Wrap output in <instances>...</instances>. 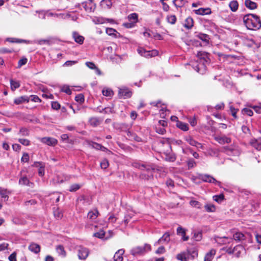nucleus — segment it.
Here are the masks:
<instances>
[{
  "label": "nucleus",
  "mask_w": 261,
  "mask_h": 261,
  "mask_svg": "<svg viewBox=\"0 0 261 261\" xmlns=\"http://www.w3.org/2000/svg\"><path fill=\"white\" fill-rule=\"evenodd\" d=\"M194 13L197 15H207L211 13V10L210 8H199L194 10Z\"/></svg>",
  "instance_id": "14"
},
{
  "label": "nucleus",
  "mask_w": 261,
  "mask_h": 261,
  "mask_svg": "<svg viewBox=\"0 0 261 261\" xmlns=\"http://www.w3.org/2000/svg\"><path fill=\"white\" fill-rule=\"evenodd\" d=\"M92 21L95 24H103L107 22L108 19L102 17H94Z\"/></svg>",
  "instance_id": "22"
},
{
  "label": "nucleus",
  "mask_w": 261,
  "mask_h": 261,
  "mask_svg": "<svg viewBox=\"0 0 261 261\" xmlns=\"http://www.w3.org/2000/svg\"><path fill=\"white\" fill-rule=\"evenodd\" d=\"M233 239L237 241H242L245 240V237L243 233L238 232L233 234Z\"/></svg>",
  "instance_id": "26"
},
{
  "label": "nucleus",
  "mask_w": 261,
  "mask_h": 261,
  "mask_svg": "<svg viewBox=\"0 0 261 261\" xmlns=\"http://www.w3.org/2000/svg\"><path fill=\"white\" fill-rule=\"evenodd\" d=\"M197 57L198 58L197 62L195 65H193V67L198 72L203 74L206 70V64L210 62L208 54L205 51H198Z\"/></svg>",
  "instance_id": "1"
},
{
  "label": "nucleus",
  "mask_w": 261,
  "mask_h": 261,
  "mask_svg": "<svg viewBox=\"0 0 261 261\" xmlns=\"http://www.w3.org/2000/svg\"><path fill=\"white\" fill-rule=\"evenodd\" d=\"M89 122L90 124L93 126H96L100 123L99 119L96 117L91 118L89 120Z\"/></svg>",
  "instance_id": "38"
},
{
  "label": "nucleus",
  "mask_w": 261,
  "mask_h": 261,
  "mask_svg": "<svg viewBox=\"0 0 261 261\" xmlns=\"http://www.w3.org/2000/svg\"><path fill=\"white\" fill-rule=\"evenodd\" d=\"M83 7L87 12H93L94 8L92 6L89 7L87 4H83Z\"/></svg>",
  "instance_id": "60"
},
{
  "label": "nucleus",
  "mask_w": 261,
  "mask_h": 261,
  "mask_svg": "<svg viewBox=\"0 0 261 261\" xmlns=\"http://www.w3.org/2000/svg\"><path fill=\"white\" fill-rule=\"evenodd\" d=\"M124 253V249H121L118 250L114 255L113 258L114 261H123V255Z\"/></svg>",
  "instance_id": "13"
},
{
  "label": "nucleus",
  "mask_w": 261,
  "mask_h": 261,
  "mask_svg": "<svg viewBox=\"0 0 261 261\" xmlns=\"http://www.w3.org/2000/svg\"><path fill=\"white\" fill-rule=\"evenodd\" d=\"M86 65L91 69H94L96 68V65L94 64L93 62H87L86 63Z\"/></svg>",
  "instance_id": "64"
},
{
  "label": "nucleus",
  "mask_w": 261,
  "mask_h": 261,
  "mask_svg": "<svg viewBox=\"0 0 261 261\" xmlns=\"http://www.w3.org/2000/svg\"><path fill=\"white\" fill-rule=\"evenodd\" d=\"M103 95L106 96H111L113 94V92L110 89H103L102 91Z\"/></svg>",
  "instance_id": "44"
},
{
  "label": "nucleus",
  "mask_w": 261,
  "mask_h": 261,
  "mask_svg": "<svg viewBox=\"0 0 261 261\" xmlns=\"http://www.w3.org/2000/svg\"><path fill=\"white\" fill-rule=\"evenodd\" d=\"M228 238H227V237H223V238H219V237H217L215 240H216V242H217L219 244H225L227 243H229V242H226V240H228Z\"/></svg>",
  "instance_id": "39"
},
{
  "label": "nucleus",
  "mask_w": 261,
  "mask_h": 261,
  "mask_svg": "<svg viewBox=\"0 0 261 261\" xmlns=\"http://www.w3.org/2000/svg\"><path fill=\"white\" fill-rule=\"evenodd\" d=\"M191 254L193 257H194L195 255H197V252L193 250L191 251V250H188L187 252H182L176 255L177 259L180 261H188L189 259V255Z\"/></svg>",
  "instance_id": "4"
},
{
  "label": "nucleus",
  "mask_w": 261,
  "mask_h": 261,
  "mask_svg": "<svg viewBox=\"0 0 261 261\" xmlns=\"http://www.w3.org/2000/svg\"><path fill=\"white\" fill-rule=\"evenodd\" d=\"M216 251L215 250H211L205 255L204 261H211Z\"/></svg>",
  "instance_id": "29"
},
{
  "label": "nucleus",
  "mask_w": 261,
  "mask_h": 261,
  "mask_svg": "<svg viewBox=\"0 0 261 261\" xmlns=\"http://www.w3.org/2000/svg\"><path fill=\"white\" fill-rule=\"evenodd\" d=\"M62 91L69 95L71 94V90L67 86H63L62 88Z\"/></svg>",
  "instance_id": "57"
},
{
  "label": "nucleus",
  "mask_w": 261,
  "mask_h": 261,
  "mask_svg": "<svg viewBox=\"0 0 261 261\" xmlns=\"http://www.w3.org/2000/svg\"><path fill=\"white\" fill-rule=\"evenodd\" d=\"M177 126L184 131H187L189 129L188 124L182 122H178Z\"/></svg>",
  "instance_id": "33"
},
{
  "label": "nucleus",
  "mask_w": 261,
  "mask_h": 261,
  "mask_svg": "<svg viewBox=\"0 0 261 261\" xmlns=\"http://www.w3.org/2000/svg\"><path fill=\"white\" fill-rule=\"evenodd\" d=\"M109 162L107 159H103L100 163V167L102 169H106L109 166Z\"/></svg>",
  "instance_id": "46"
},
{
  "label": "nucleus",
  "mask_w": 261,
  "mask_h": 261,
  "mask_svg": "<svg viewBox=\"0 0 261 261\" xmlns=\"http://www.w3.org/2000/svg\"><path fill=\"white\" fill-rule=\"evenodd\" d=\"M88 144L90 146H91L93 148H94V149H97V150H100L102 151H108V149L102 146L101 144H98L97 143H96V142H93V141H88Z\"/></svg>",
  "instance_id": "11"
},
{
  "label": "nucleus",
  "mask_w": 261,
  "mask_h": 261,
  "mask_svg": "<svg viewBox=\"0 0 261 261\" xmlns=\"http://www.w3.org/2000/svg\"><path fill=\"white\" fill-rule=\"evenodd\" d=\"M51 107L53 109L58 110L60 109V105L57 101H54L51 103Z\"/></svg>",
  "instance_id": "63"
},
{
  "label": "nucleus",
  "mask_w": 261,
  "mask_h": 261,
  "mask_svg": "<svg viewBox=\"0 0 261 261\" xmlns=\"http://www.w3.org/2000/svg\"><path fill=\"white\" fill-rule=\"evenodd\" d=\"M173 3L176 7L181 8L185 5L186 1L185 0H173Z\"/></svg>",
  "instance_id": "36"
},
{
  "label": "nucleus",
  "mask_w": 261,
  "mask_h": 261,
  "mask_svg": "<svg viewBox=\"0 0 261 261\" xmlns=\"http://www.w3.org/2000/svg\"><path fill=\"white\" fill-rule=\"evenodd\" d=\"M243 21L246 28L250 30H256L261 28V21L255 14H248L243 17Z\"/></svg>",
  "instance_id": "2"
},
{
  "label": "nucleus",
  "mask_w": 261,
  "mask_h": 261,
  "mask_svg": "<svg viewBox=\"0 0 261 261\" xmlns=\"http://www.w3.org/2000/svg\"><path fill=\"white\" fill-rule=\"evenodd\" d=\"M9 194H10V191H8L7 189L0 188V195L5 201L8 200Z\"/></svg>",
  "instance_id": "19"
},
{
  "label": "nucleus",
  "mask_w": 261,
  "mask_h": 261,
  "mask_svg": "<svg viewBox=\"0 0 261 261\" xmlns=\"http://www.w3.org/2000/svg\"><path fill=\"white\" fill-rule=\"evenodd\" d=\"M216 140L219 143L222 144H224L225 143H230L231 141V138L227 137L225 136L221 137H216Z\"/></svg>",
  "instance_id": "15"
},
{
  "label": "nucleus",
  "mask_w": 261,
  "mask_h": 261,
  "mask_svg": "<svg viewBox=\"0 0 261 261\" xmlns=\"http://www.w3.org/2000/svg\"><path fill=\"white\" fill-rule=\"evenodd\" d=\"M22 162H28L29 161V155L28 153H24L21 159Z\"/></svg>",
  "instance_id": "59"
},
{
  "label": "nucleus",
  "mask_w": 261,
  "mask_h": 261,
  "mask_svg": "<svg viewBox=\"0 0 261 261\" xmlns=\"http://www.w3.org/2000/svg\"><path fill=\"white\" fill-rule=\"evenodd\" d=\"M144 252V249L143 247H136L134 248L131 250V253L133 255H137L138 254H142Z\"/></svg>",
  "instance_id": "23"
},
{
  "label": "nucleus",
  "mask_w": 261,
  "mask_h": 261,
  "mask_svg": "<svg viewBox=\"0 0 261 261\" xmlns=\"http://www.w3.org/2000/svg\"><path fill=\"white\" fill-rule=\"evenodd\" d=\"M73 37L74 38V41L81 44L83 43L84 40V38L83 36L80 35L77 33L76 32H73L72 34Z\"/></svg>",
  "instance_id": "20"
},
{
  "label": "nucleus",
  "mask_w": 261,
  "mask_h": 261,
  "mask_svg": "<svg viewBox=\"0 0 261 261\" xmlns=\"http://www.w3.org/2000/svg\"><path fill=\"white\" fill-rule=\"evenodd\" d=\"M81 187V186L79 184H74L72 185L70 187L69 191L70 192H75L79 190Z\"/></svg>",
  "instance_id": "45"
},
{
  "label": "nucleus",
  "mask_w": 261,
  "mask_h": 261,
  "mask_svg": "<svg viewBox=\"0 0 261 261\" xmlns=\"http://www.w3.org/2000/svg\"><path fill=\"white\" fill-rule=\"evenodd\" d=\"M213 198L215 201L218 202H221L224 199V195L223 194L215 195Z\"/></svg>",
  "instance_id": "49"
},
{
  "label": "nucleus",
  "mask_w": 261,
  "mask_h": 261,
  "mask_svg": "<svg viewBox=\"0 0 261 261\" xmlns=\"http://www.w3.org/2000/svg\"><path fill=\"white\" fill-rule=\"evenodd\" d=\"M41 141L42 143L49 146H55L58 143L57 139L51 137L42 138H41Z\"/></svg>",
  "instance_id": "10"
},
{
  "label": "nucleus",
  "mask_w": 261,
  "mask_h": 261,
  "mask_svg": "<svg viewBox=\"0 0 261 261\" xmlns=\"http://www.w3.org/2000/svg\"><path fill=\"white\" fill-rule=\"evenodd\" d=\"M196 36L197 38L206 43H208L209 41L210 37L208 35L205 34L199 33L196 35Z\"/></svg>",
  "instance_id": "31"
},
{
  "label": "nucleus",
  "mask_w": 261,
  "mask_h": 261,
  "mask_svg": "<svg viewBox=\"0 0 261 261\" xmlns=\"http://www.w3.org/2000/svg\"><path fill=\"white\" fill-rule=\"evenodd\" d=\"M127 135L130 140H134L137 142L142 141L141 138L133 132L128 131L127 133Z\"/></svg>",
  "instance_id": "24"
},
{
  "label": "nucleus",
  "mask_w": 261,
  "mask_h": 261,
  "mask_svg": "<svg viewBox=\"0 0 261 261\" xmlns=\"http://www.w3.org/2000/svg\"><path fill=\"white\" fill-rule=\"evenodd\" d=\"M167 19L168 22L172 24H174L176 21V17L174 15L168 16Z\"/></svg>",
  "instance_id": "41"
},
{
  "label": "nucleus",
  "mask_w": 261,
  "mask_h": 261,
  "mask_svg": "<svg viewBox=\"0 0 261 261\" xmlns=\"http://www.w3.org/2000/svg\"><path fill=\"white\" fill-rule=\"evenodd\" d=\"M243 112L244 114H246V115H247L249 116H251L253 114V112L252 110H251V109H248V108H244L243 110Z\"/></svg>",
  "instance_id": "54"
},
{
  "label": "nucleus",
  "mask_w": 261,
  "mask_h": 261,
  "mask_svg": "<svg viewBox=\"0 0 261 261\" xmlns=\"http://www.w3.org/2000/svg\"><path fill=\"white\" fill-rule=\"evenodd\" d=\"M77 252L78 257L81 260H85L89 254V249L83 246L79 247Z\"/></svg>",
  "instance_id": "7"
},
{
  "label": "nucleus",
  "mask_w": 261,
  "mask_h": 261,
  "mask_svg": "<svg viewBox=\"0 0 261 261\" xmlns=\"http://www.w3.org/2000/svg\"><path fill=\"white\" fill-rule=\"evenodd\" d=\"M99 213L97 210H94V211H90L87 215V217L88 219L91 220H95L98 215Z\"/></svg>",
  "instance_id": "21"
},
{
  "label": "nucleus",
  "mask_w": 261,
  "mask_h": 261,
  "mask_svg": "<svg viewBox=\"0 0 261 261\" xmlns=\"http://www.w3.org/2000/svg\"><path fill=\"white\" fill-rule=\"evenodd\" d=\"M205 208L207 212H213L215 210V207L212 204H206L205 205Z\"/></svg>",
  "instance_id": "48"
},
{
  "label": "nucleus",
  "mask_w": 261,
  "mask_h": 261,
  "mask_svg": "<svg viewBox=\"0 0 261 261\" xmlns=\"http://www.w3.org/2000/svg\"><path fill=\"white\" fill-rule=\"evenodd\" d=\"M127 18L129 21L136 24L138 20V15L136 13H131L128 15Z\"/></svg>",
  "instance_id": "27"
},
{
  "label": "nucleus",
  "mask_w": 261,
  "mask_h": 261,
  "mask_svg": "<svg viewBox=\"0 0 261 261\" xmlns=\"http://www.w3.org/2000/svg\"><path fill=\"white\" fill-rule=\"evenodd\" d=\"M184 27L187 29H191L193 26V20L192 18L189 17L186 20L184 24Z\"/></svg>",
  "instance_id": "30"
},
{
  "label": "nucleus",
  "mask_w": 261,
  "mask_h": 261,
  "mask_svg": "<svg viewBox=\"0 0 261 261\" xmlns=\"http://www.w3.org/2000/svg\"><path fill=\"white\" fill-rule=\"evenodd\" d=\"M155 129H156V132L158 133H159L160 134H162V135H163L166 132L165 129L164 127L158 126H156L155 127Z\"/></svg>",
  "instance_id": "56"
},
{
  "label": "nucleus",
  "mask_w": 261,
  "mask_h": 261,
  "mask_svg": "<svg viewBox=\"0 0 261 261\" xmlns=\"http://www.w3.org/2000/svg\"><path fill=\"white\" fill-rule=\"evenodd\" d=\"M199 178L204 182L210 183H213L216 185L221 187V182L217 181L213 176L208 174H200L199 175Z\"/></svg>",
  "instance_id": "6"
},
{
  "label": "nucleus",
  "mask_w": 261,
  "mask_h": 261,
  "mask_svg": "<svg viewBox=\"0 0 261 261\" xmlns=\"http://www.w3.org/2000/svg\"><path fill=\"white\" fill-rule=\"evenodd\" d=\"M29 249L35 253H38L40 251V247L38 244L33 243L29 246Z\"/></svg>",
  "instance_id": "18"
},
{
  "label": "nucleus",
  "mask_w": 261,
  "mask_h": 261,
  "mask_svg": "<svg viewBox=\"0 0 261 261\" xmlns=\"http://www.w3.org/2000/svg\"><path fill=\"white\" fill-rule=\"evenodd\" d=\"M134 166L138 168L141 170H145L147 172V177L146 178L147 179H149V178L152 177L153 176L152 172L154 169V168L151 167L149 165H146L144 164H140L139 163H135L134 164Z\"/></svg>",
  "instance_id": "5"
},
{
  "label": "nucleus",
  "mask_w": 261,
  "mask_h": 261,
  "mask_svg": "<svg viewBox=\"0 0 261 261\" xmlns=\"http://www.w3.org/2000/svg\"><path fill=\"white\" fill-rule=\"evenodd\" d=\"M27 61H28V60L25 58H22V59H20L18 61V67H20L26 64L27 63Z\"/></svg>",
  "instance_id": "61"
},
{
  "label": "nucleus",
  "mask_w": 261,
  "mask_h": 261,
  "mask_svg": "<svg viewBox=\"0 0 261 261\" xmlns=\"http://www.w3.org/2000/svg\"><path fill=\"white\" fill-rule=\"evenodd\" d=\"M19 184L21 185H26L29 186H30V184H32L25 176H23L20 178L19 180Z\"/></svg>",
  "instance_id": "28"
},
{
  "label": "nucleus",
  "mask_w": 261,
  "mask_h": 261,
  "mask_svg": "<svg viewBox=\"0 0 261 261\" xmlns=\"http://www.w3.org/2000/svg\"><path fill=\"white\" fill-rule=\"evenodd\" d=\"M245 4L247 8L251 10L255 9L257 7L256 3L251 1V0H246Z\"/></svg>",
  "instance_id": "25"
},
{
  "label": "nucleus",
  "mask_w": 261,
  "mask_h": 261,
  "mask_svg": "<svg viewBox=\"0 0 261 261\" xmlns=\"http://www.w3.org/2000/svg\"><path fill=\"white\" fill-rule=\"evenodd\" d=\"M93 236L99 239H102L105 236V232L103 230H100L98 232L94 233Z\"/></svg>",
  "instance_id": "43"
},
{
  "label": "nucleus",
  "mask_w": 261,
  "mask_h": 261,
  "mask_svg": "<svg viewBox=\"0 0 261 261\" xmlns=\"http://www.w3.org/2000/svg\"><path fill=\"white\" fill-rule=\"evenodd\" d=\"M132 95V92L127 88H121L119 90V96L120 97L124 99L130 97Z\"/></svg>",
  "instance_id": "9"
},
{
  "label": "nucleus",
  "mask_w": 261,
  "mask_h": 261,
  "mask_svg": "<svg viewBox=\"0 0 261 261\" xmlns=\"http://www.w3.org/2000/svg\"><path fill=\"white\" fill-rule=\"evenodd\" d=\"M177 234L182 236V239L184 241H188L189 240V237L186 236V230L182 227L179 226L177 228Z\"/></svg>",
  "instance_id": "16"
},
{
  "label": "nucleus",
  "mask_w": 261,
  "mask_h": 261,
  "mask_svg": "<svg viewBox=\"0 0 261 261\" xmlns=\"http://www.w3.org/2000/svg\"><path fill=\"white\" fill-rule=\"evenodd\" d=\"M170 241V234L169 232H165L163 236L155 243V245L161 244H168Z\"/></svg>",
  "instance_id": "8"
},
{
  "label": "nucleus",
  "mask_w": 261,
  "mask_h": 261,
  "mask_svg": "<svg viewBox=\"0 0 261 261\" xmlns=\"http://www.w3.org/2000/svg\"><path fill=\"white\" fill-rule=\"evenodd\" d=\"M75 100L80 103H82L84 101V97L83 94H78L75 97Z\"/></svg>",
  "instance_id": "47"
},
{
  "label": "nucleus",
  "mask_w": 261,
  "mask_h": 261,
  "mask_svg": "<svg viewBox=\"0 0 261 261\" xmlns=\"http://www.w3.org/2000/svg\"><path fill=\"white\" fill-rule=\"evenodd\" d=\"M29 98H30V100L31 99V100H32V101H34L36 102H38L41 101L40 99L37 95H31Z\"/></svg>",
  "instance_id": "58"
},
{
  "label": "nucleus",
  "mask_w": 261,
  "mask_h": 261,
  "mask_svg": "<svg viewBox=\"0 0 261 261\" xmlns=\"http://www.w3.org/2000/svg\"><path fill=\"white\" fill-rule=\"evenodd\" d=\"M137 51L139 55H140L141 56L147 58H150L151 57H155L158 56L159 52L156 49H152L151 50H146L143 47H139L137 49Z\"/></svg>",
  "instance_id": "3"
},
{
  "label": "nucleus",
  "mask_w": 261,
  "mask_h": 261,
  "mask_svg": "<svg viewBox=\"0 0 261 261\" xmlns=\"http://www.w3.org/2000/svg\"><path fill=\"white\" fill-rule=\"evenodd\" d=\"M185 140L191 145L195 146L196 145L197 141L194 140L191 137H187L185 138Z\"/></svg>",
  "instance_id": "40"
},
{
  "label": "nucleus",
  "mask_w": 261,
  "mask_h": 261,
  "mask_svg": "<svg viewBox=\"0 0 261 261\" xmlns=\"http://www.w3.org/2000/svg\"><path fill=\"white\" fill-rule=\"evenodd\" d=\"M19 143L25 146H28L30 145V141L25 139H19L18 140Z\"/></svg>",
  "instance_id": "55"
},
{
  "label": "nucleus",
  "mask_w": 261,
  "mask_h": 261,
  "mask_svg": "<svg viewBox=\"0 0 261 261\" xmlns=\"http://www.w3.org/2000/svg\"><path fill=\"white\" fill-rule=\"evenodd\" d=\"M11 89L12 91H14L16 89L20 87V83L18 81H15L13 80H10Z\"/></svg>",
  "instance_id": "34"
},
{
  "label": "nucleus",
  "mask_w": 261,
  "mask_h": 261,
  "mask_svg": "<svg viewBox=\"0 0 261 261\" xmlns=\"http://www.w3.org/2000/svg\"><path fill=\"white\" fill-rule=\"evenodd\" d=\"M196 164L195 161L193 159H190L187 161L188 168H193Z\"/></svg>",
  "instance_id": "51"
},
{
  "label": "nucleus",
  "mask_w": 261,
  "mask_h": 261,
  "mask_svg": "<svg viewBox=\"0 0 261 261\" xmlns=\"http://www.w3.org/2000/svg\"><path fill=\"white\" fill-rule=\"evenodd\" d=\"M133 215H133V214L132 213L126 214L125 215V216H124V220H123L124 223L125 224H127L129 222L130 219H132V218L133 217Z\"/></svg>",
  "instance_id": "42"
},
{
  "label": "nucleus",
  "mask_w": 261,
  "mask_h": 261,
  "mask_svg": "<svg viewBox=\"0 0 261 261\" xmlns=\"http://www.w3.org/2000/svg\"><path fill=\"white\" fill-rule=\"evenodd\" d=\"M56 251L59 255H61L63 257L65 256L66 252L64 250V248L62 245H58L56 247Z\"/></svg>",
  "instance_id": "32"
},
{
  "label": "nucleus",
  "mask_w": 261,
  "mask_h": 261,
  "mask_svg": "<svg viewBox=\"0 0 261 261\" xmlns=\"http://www.w3.org/2000/svg\"><path fill=\"white\" fill-rule=\"evenodd\" d=\"M30 100V98L27 96H22L16 98L14 100V103L16 105H19L23 102H28Z\"/></svg>",
  "instance_id": "17"
},
{
  "label": "nucleus",
  "mask_w": 261,
  "mask_h": 261,
  "mask_svg": "<svg viewBox=\"0 0 261 261\" xmlns=\"http://www.w3.org/2000/svg\"><path fill=\"white\" fill-rule=\"evenodd\" d=\"M44 167H45V164H44L43 166H41L38 169V174L40 176H43L44 175Z\"/></svg>",
  "instance_id": "62"
},
{
  "label": "nucleus",
  "mask_w": 261,
  "mask_h": 261,
  "mask_svg": "<svg viewBox=\"0 0 261 261\" xmlns=\"http://www.w3.org/2000/svg\"><path fill=\"white\" fill-rule=\"evenodd\" d=\"M230 110L231 111V114L232 115V116L234 118H237V112L238 111V109H235L234 107H233L232 106H230Z\"/></svg>",
  "instance_id": "53"
},
{
  "label": "nucleus",
  "mask_w": 261,
  "mask_h": 261,
  "mask_svg": "<svg viewBox=\"0 0 261 261\" xmlns=\"http://www.w3.org/2000/svg\"><path fill=\"white\" fill-rule=\"evenodd\" d=\"M229 6L231 11L233 12L236 11L238 8V3L236 1H231Z\"/></svg>",
  "instance_id": "35"
},
{
  "label": "nucleus",
  "mask_w": 261,
  "mask_h": 261,
  "mask_svg": "<svg viewBox=\"0 0 261 261\" xmlns=\"http://www.w3.org/2000/svg\"><path fill=\"white\" fill-rule=\"evenodd\" d=\"M250 144L257 150H261V137L258 139H253L250 141Z\"/></svg>",
  "instance_id": "12"
},
{
  "label": "nucleus",
  "mask_w": 261,
  "mask_h": 261,
  "mask_svg": "<svg viewBox=\"0 0 261 261\" xmlns=\"http://www.w3.org/2000/svg\"><path fill=\"white\" fill-rule=\"evenodd\" d=\"M106 32L108 35L113 36L115 35V33L116 32V31L113 28H107L106 29Z\"/></svg>",
  "instance_id": "52"
},
{
  "label": "nucleus",
  "mask_w": 261,
  "mask_h": 261,
  "mask_svg": "<svg viewBox=\"0 0 261 261\" xmlns=\"http://www.w3.org/2000/svg\"><path fill=\"white\" fill-rule=\"evenodd\" d=\"M19 134L22 136H27L29 134L28 129L25 128H20Z\"/></svg>",
  "instance_id": "50"
},
{
  "label": "nucleus",
  "mask_w": 261,
  "mask_h": 261,
  "mask_svg": "<svg viewBox=\"0 0 261 261\" xmlns=\"http://www.w3.org/2000/svg\"><path fill=\"white\" fill-rule=\"evenodd\" d=\"M7 41L10 42H15V43H22V42H29L25 40L18 39L14 38H8Z\"/></svg>",
  "instance_id": "37"
}]
</instances>
